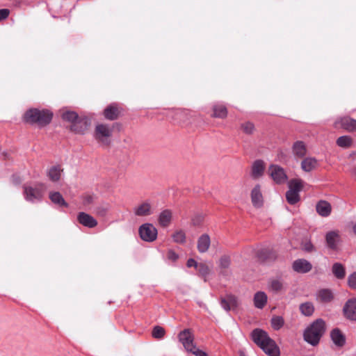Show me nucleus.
I'll list each match as a JSON object with an SVG mask.
<instances>
[{
	"label": "nucleus",
	"instance_id": "obj_37",
	"mask_svg": "<svg viewBox=\"0 0 356 356\" xmlns=\"http://www.w3.org/2000/svg\"><path fill=\"white\" fill-rule=\"evenodd\" d=\"M286 200L287 202L290 204H296L297 202H298L300 200V194L296 193V192H293L292 191H290V190H288L286 193Z\"/></svg>",
	"mask_w": 356,
	"mask_h": 356
},
{
	"label": "nucleus",
	"instance_id": "obj_49",
	"mask_svg": "<svg viewBox=\"0 0 356 356\" xmlns=\"http://www.w3.org/2000/svg\"><path fill=\"white\" fill-rule=\"evenodd\" d=\"M168 258L172 261H175L178 259V255L173 250H169L168 252Z\"/></svg>",
	"mask_w": 356,
	"mask_h": 356
},
{
	"label": "nucleus",
	"instance_id": "obj_14",
	"mask_svg": "<svg viewBox=\"0 0 356 356\" xmlns=\"http://www.w3.org/2000/svg\"><path fill=\"white\" fill-rule=\"evenodd\" d=\"M266 163L262 160L254 161L251 166L250 176L254 179L261 178L265 172Z\"/></svg>",
	"mask_w": 356,
	"mask_h": 356
},
{
	"label": "nucleus",
	"instance_id": "obj_26",
	"mask_svg": "<svg viewBox=\"0 0 356 356\" xmlns=\"http://www.w3.org/2000/svg\"><path fill=\"white\" fill-rule=\"evenodd\" d=\"M292 150L293 154L298 158H302L307 153L306 145L302 141L294 143Z\"/></svg>",
	"mask_w": 356,
	"mask_h": 356
},
{
	"label": "nucleus",
	"instance_id": "obj_43",
	"mask_svg": "<svg viewBox=\"0 0 356 356\" xmlns=\"http://www.w3.org/2000/svg\"><path fill=\"white\" fill-rule=\"evenodd\" d=\"M96 199L95 195L92 194H85L82 196L81 200L83 205L88 207L92 204Z\"/></svg>",
	"mask_w": 356,
	"mask_h": 356
},
{
	"label": "nucleus",
	"instance_id": "obj_19",
	"mask_svg": "<svg viewBox=\"0 0 356 356\" xmlns=\"http://www.w3.org/2000/svg\"><path fill=\"white\" fill-rule=\"evenodd\" d=\"M121 114V108L116 104L107 106L104 111V116L109 120H116Z\"/></svg>",
	"mask_w": 356,
	"mask_h": 356
},
{
	"label": "nucleus",
	"instance_id": "obj_50",
	"mask_svg": "<svg viewBox=\"0 0 356 356\" xmlns=\"http://www.w3.org/2000/svg\"><path fill=\"white\" fill-rule=\"evenodd\" d=\"M197 263L193 259H189L187 261V266L188 267H192L194 266L195 268H197Z\"/></svg>",
	"mask_w": 356,
	"mask_h": 356
},
{
	"label": "nucleus",
	"instance_id": "obj_21",
	"mask_svg": "<svg viewBox=\"0 0 356 356\" xmlns=\"http://www.w3.org/2000/svg\"><path fill=\"white\" fill-rule=\"evenodd\" d=\"M227 115L228 111L225 105L216 104L212 106V114L211 115L212 118L225 119Z\"/></svg>",
	"mask_w": 356,
	"mask_h": 356
},
{
	"label": "nucleus",
	"instance_id": "obj_30",
	"mask_svg": "<svg viewBox=\"0 0 356 356\" xmlns=\"http://www.w3.org/2000/svg\"><path fill=\"white\" fill-rule=\"evenodd\" d=\"M334 298L333 293L330 289H321L318 292L317 299L323 302H328Z\"/></svg>",
	"mask_w": 356,
	"mask_h": 356
},
{
	"label": "nucleus",
	"instance_id": "obj_18",
	"mask_svg": "<svg viewBox=\"0 0 356 356\" xmlns=\"http://www.w3.org/2000/svg\"><path fill=\"white\" fill-rule=\"evenodd\" d=\"M220 304L225 310L229 311L237 308L238 301L234 296L227 295L225 298L221 299Z\"/></svg>",
	"mask_w": 356,
	"mask_h": 356
},
{
	"label": "nucleus",
	"instance_id": "obj_8",
	"mask_svg": "<svg viewBox=\"0 0 356 356\" xmlns=\"http://www.w3.org/2000/svg\"><path fill=\"white\" fill-rule=\"evenodd\" d=\"M327 246L333 250L339 249L341 242L340 232L338 230H332L327 232L325 235Z\"/></svg>",
	"mask_w": 356,
	"mask_h": 356
},
{
	"label": "nucleus",
	"instance_id": "obj_40",
	"mask_svg": "<svg viewBox=\"0 0 356 356\" xmlns=\"http://www.w3.org/2000/svg\"><path fill=\"white\" fill-rule=\"evenodd\" d=\"M284 319L281 316H273L271 319V326L275 330H280L284 325Z\"/></svg>",
	"mask_w": 356,
	"mask_h": 356
},
{
	"label": "nucleus",
	"instance_id": "obj_47",
	"mask_svg": "<svg viewBox=\"0 0 356 356\" xmlns=\"http://www.w3.org/2000/svg\"><path fill=\"white\" fill-rule=\"evenodd\" d=\"M188 352L192 353L195 356H207V354L205 352L198 349L195 346L193 347V350H191Z\"/></svg>",
	"mask_w": 356,
	"mask_h": 356
},
{
	"label": "nucleus",
	"instance_id": "obj_11",
	"mask_svg": "<svg viewBox=\"0 0 356 356\" xmlns=\"http://www.w3.org/2000/svg\"><path fill=\"white\" fill-rule=\"evenodd\" d=\"M133 212L136 216L145 217L153 213L152 204L149 201H144L136 205Z\"/></svg>",
	"mask_w": 356,
	"mask_h": 356
},
{
	"label": "nucleus",
	"instance_id": "obj_33",
	"mask_svg": "<svg viewBox=\"0 0 356 356\" xmlns=\"http://www.w3.org/2000/svg\"><path fill=\"white\" fill-rule=\"evenodd\" d=\"M49 198L54 204L59 206L67 207V204L65 202L61 194L58 192L50 193Z\"/></svg>",
	"mask_w": 356,
	"mask_h": 356
},
{
	"label": "nucleus",
	"instance_id": "obj_39",
	"mask_svg": "<svg viewBox=\"0 0 356 356\" xmlns=\"http://www.w3.org/2000/svg\"><path fill=\"white\" fill-rule=\"evenodd\" d=\"M241 129L245 134L251 135L254 132V124L250 122H245L241 125Z\"/></svg>",
	"mask_w": 356,
	"mask_h": 356
},
{
	"label": "nucleus",
	"instance_id": "obj_31",
	"mask_svg": "<svg viewBox=\"0 0 356 356\" xmlns=\"http://www.w3.org/2000/svg\"><path fill=\"white\" fill-rule=\"evenodd\" d=\"M172 238L176 243L184 244L186 241V234L184 230L176 229L172 234Z\"/></svg>",
	"mask_w": 356,
	"mask_h": 356
},
{
	"label": "nucleus",
	"instance_id": "obj_36",
	"mask_svg": "<svg viewBox=\"0 0 356 356\" xmlns=\"http://www.w3.org/2000/svg\"><path fill=\"white\" fill-rule=\"evenodd\" d=\"M109 211V205L107 204H101L96 207L95 213L98 217H106Z\"/></svg>",
	"mask_w": 356,
	"mask_h": 356
},
{
	"label": "nucleus",
	"instance_id": "obj_3",
	"mask_svg": "<svg viewBox=\"0 0 356 356\" xmlns=\"http://www.w3.org/2000/svg\"><path fill=\"white\" fill-rule=\"evenodd\" d=\"M325 322L321 319H317L304 333V339L308 343L316 345L325 332Z\"/></svg>",
	"mask_w": 356,
	"mask_h": 356
},
{
	"label": "nucleus",
	"instance_id": "obj_24",
	"mask_svg": "<svg viewBox=\"0 0 356 356\" xmlns=\"http://www.w3.org/2000/svg\"><path fill=\"white\" fill-rule=\"evenodd\" d=\"M316 209L320 216L327 217L331 213L332 207L327 201L321 200L316 204Z\"/></svg>",
	"mask_w": 356,
	"mask_h": 356
},
{
	"label": "nucleus",
	"instance_id": "obj_23",
	"mask_svg": "<svg viewBox=\"0 0 356 356\" xmlns=\"http://www.w3.org/2000/svg\"><path fill=\"white\" fill-rule=\"evenodd\" d=\"M318 165V161L314 157H306L301 162V169L305 172L315 170Z\"/></svg>",
	"mask_w": 356,
	"mask_h": 356
},
{
	"label": "nucleus",
	"instance_id": "obj_13",
	"mask_svg": "<svg viewBox=\"0 0 356 356\" xmlns=\"http://www.w3.org/2000/svg\"><path fill=\"white\" fill-rule=\"evenodd\" d=\"M312 268V264L305 259H296L292 264V269L298 273H307L309 272Z\"/></svg>",
	"mask_w": 356,
	"mask_h": 356
},
{
	"label": "nucleus",
	"instance_id": "obj_1",
	"mask_svg": "<svg viewBox=\"0 0 356 356\" xmlns=\"http://www.w3.org/2000/svg\"><path fill=\"white\" fill-rule=\"evenodd\" d=\"M253 341L269 356H280V351L276 343L264 330L255 329L252 332Z\"/></svg>",
	"mask_w": 356,
	"mask_h": 356
},
{
	"label": "nucleus",
	"instance_id": "obj_5",
	"mask_svg": "<svg viewBox=\"0 0 356 356\" xmlns=\"http://www.w3.org/2000/svg\"><path fill=\"white\" fill-rule=\"evenodd\" d=\"M112 132L113 129L109 125L98 124L95 129L94 137L99 143L107 145L112 136Z\"/></svg>",
	"mask_w": 356,
	"mask_h": 356
},
{
	"label": "nucleus",
	"instance_id": "obj_48",
	"mask_svg": "<svg viewBox=\"0 0 356 356\" xmlns=\"http://www.w3.org/2000/svg\"><path fill=\"white\" fill-rule=\"evenodd\" d=\"M10 14V10L6 8L0 10V21L6 19Z\"/></svg>",
	"mask_w": 356,
	"mask_h": 356
},
{
	"label": "nucleus",
	"instance_id": "obj_46",
	"mask_svg": "<svg viewBox=\"0 0 356 356\" xmlns=\"http://www.w3.org/2000/svg\"><path fill=\"white\" fill-rule=\"evenodd\" d=\"M302 248L307 252H312L314 250V246L311 241H307L302 244Z\"/></svg>",
	"mask_w": 356,
	"mask_h": 356
},
{
	"label": "nucleus",
	"instance_id": "obj_45",
	"mask_svg": "<svg viewBox=\"0 0 356 356\" xmlns=\"http://www.w3.org/2000/svg\"><path fill=\"white\" fill-rule=\"evenodd\" d=\"M230 258L228 256H222L219 260V265L222 268H227L230 265Z\"/></svg>",
	"mask_w": 356,
	"mask_h": 356
},
{
	"label": "nucleus",
	"instance_id": "obj_20",
	"mask_svg": "<svg viewBox=\"0 0 356 356\" xmlns=\"http://www.w3.org/2000/svg\"><path fill=\"white\" fill-rule=\"evenodd\" d=\"M172 211L170 209L162 211L158 217L159 224L163 227L170 226L172 220Z\"/></svg>",
	"mask_w": 356,
	"mask_h": 356
},
{
	"label": "nucleus",
	"instance_id": "obj_7",
	"mask_svg": "<svg viewBox=\"0 0 356 356\" xmlns=\"http://www.w3.org/2000/svg\"><path fill=\"white\" fill-rule=\"evenodd\" d=\"M268 173L273 181L277 184L285 183L288 179L284 169L278 165H270Z\"/></svg>",
	"mask_w": 356,
	"mask_h": 356
},
{
	"label": "nucleus",
	"instance_id": "obj_42",
	"mask_svg": "<svg viewBox=\"0 0 356 356\" xmlns=\"http://www.w3.org/2000/svg\"><path fill=\"white\" fill-rule=\"evenodd\" d=\"M196 269L202 276H207L210 273V267L204 263L198 264Z\"/></svg>",
	"mask_w": 356,
	"mask_h": 356
},
{
	"label": "nucleus",
	"instance_id": "obj_10",
	"mask_svg": "<svg viewBox=\"0 0 356 356\" xmlns=\"http://www.w3.org/2000/svg\"><path fill=\"white\" fill-rule=\"evenodd\" d=\"M178 338L187 351L193 350L195 346L193 343L194 337L190 330L186 329L181 331L179 334Z\"/></svg>",
	"mask_w": 356,
	"mask_h": 356
},
{
	"label": "nucleus",
	"instance_id": "obj_25",
	"mask_svg": "<svg viewBox=\"0 0 356 356\" xmlns=\"http://www.w3.org/2000/svg\"><path fill=\"white\" fill-rule=\"evenodd\" d=\"M333 343L338 346H343L345 343L346 339L344 335L339 329H334L330 334Z\"/></svg>",
	"mask_w": 356,
	"mask_h": 356
},
{
	"label": "nucleus",
	"instance_id": "obj_32",
	"mask_svg": "<svg viewBox=\"0 0 356 356\" xmlns=\"http://www.w3.org/2000/svg\"><path fill=\"white\" fill-rule=\"evenodd\" d=\"M284 282L281 279H273L269 282V289L273 292H279L284 289Z\"/></svg>",
	"mask_w": 356,
	"mask_h": 356
},
{
	"label": "nucleus",
	"instance_id": "obj_17",
	"mask_svg": "<svg viewBox=\"0 0 356 356\" xmlns=\"http://www.w3.org/2000/svg\"><path fill=\"white\" fill-rule=\"evenodd\" d=\"M336 127H341L347 131H356V120L349 117H343L335 122Z\"/></svg>",
	"mask_w": 356,
	"mask_h": 356
},
{
	"label": "nucleus",
	"instance_id": "obj_28",
	"mask_svg": "<svg viewBox=\"0 0 356 356\" xmlns=\"http://www.w3.org/2000/svg\"><path fill=\"white\" fill-rule=\"evenodd\" d=\"M267 296L263 291H259L254 296V305L257 308L262 309L267 302Z\"/></svg>",
	"mask_w": 356,
	"mask_h": 356
},
{
	"label": "nucleus",
	"instance_id": "obj_2",
	"mask_svg": "<svg viewBox=\"0 0 356 356\" xmlns=\"http://www.w3.org/2000/svg\"><path fill=\"white\" fill-rule=\"evenodd\" d=\"M53 113L49 110L31 108L25 112L23 116L24 122L29 124H37L40 127H44L50 123Z\"/></svg>",
	"mask_w": 356,
	"mask_h": 356
},
{
	"label": "nucleus",
	"instance_id": "obj_22",
	"mask_svg": "<svg viewBox=\"0 0 356 356\" xmlns=\"http://www.w3.org/2000/svg\"><path fill=\"white\" fill-rule=\"evenodd\" d=\"M211 245V239L208 234L201 235L197 242V248L200 252L204 253L208 251Z\"/></svg>",
	"mask_w": 356,
	"mask_h": 356
},
{
	"label": "nucleus",
	"instance_id": "obj_52",
	"mask_svg": "<svg viewBox=\"0 0 356 356\" xmlns=\"http://www.w3.org/2000/svg\"><path fill=\"white\" fill-rule=\"evenodd\" d=\"M352 173H353V175H354L355 176H356V168H354V169L353 170Z\"/></svg>",
	"mask_w": 356,
	"mask_h": 356
},
{
	"label": "nucleus",
	"instance_id": "obj_51",
	"mask_svg": "<svg viewBox=\"0 0 356 356\" xmlns=\"http://www.w3.org/2000/svg\"><path fill=\"white\" fill-rule=\"evenodd\" d=\"M353 232L356 234V224L353 225Z\"/></svg>",
	"mask_w": 356,
	"mask_h": 356
},
{
	"label": "nucleus",
	"instance_id": "obj_12",
	"mask_svg": "<svg viewBox=\"0 0 356 356\" xmlns=\"http://www.w3.org/2000/svg\"><path fill=\"white\" fill-rule=\"evenodd\" d=\"M250 197L252 205L254 207L260 208L264 204V197L261 192V186L256 184L250 192Z\"/></svg>",
	"mask_w": 356,
	"mask_h": 356
},
{
	"label": "nucleus",
	"instance_id": "obj_27",
	"mask_svg": "<svg viewBox=\"0 0 356 356\" xmlns=\"http://www.w3.org/2000/svg\"><path fill=\"white\" fill-rule=\"evenodd\" d=\"M305 182L301 179H292L288 182L289 190L300 193L303 189Z\"/></svg>",
	"mask_w": 356,
	"mask_h": 356
},
{
	"label": "nucleus",
	"instance_id": "obj_34",
	"mask_svg": "<svg viewBox=\"0 0 356 356\" xmlns=\"http://www.w3.org/2000/svg\"><path fill=\"white\" fill-rule=\"evenodd\" d=\"M332 273L338 279H343L346 275V270L343 265L339 263H335L332 266Z\"/></svg>",
	"mask_w": 356,
	"mask_h": 356
},
{
	"label": "nucleus",
	"instance_id": "obj_15",
	"mask_svg": "<svg viewBox=\"0 0 356 356\" xmlns=\"http://www.w3.org/2000/svg\"><path fill=\"white\" fill-rule=\"evenodd\" d=\"M77 221L79 224L88 228H94L98 224L97 220L92 216L86 212H79L78 213Z\"/></svg>",
	"mask_w": 356,
	"mask_h": 356
},
{
	"label": "nucleus",
	"instance_id": "obj_4",
	"mask_svg": "<svg viewBox=\"0 0 356 356\" xmlns=\"http://www.w3.org/2000/svg\"><path fill=\"white\" fill-rule=\"evenodd\" d=\"M62 118L64 120L72 123L71 130L76 134H83L86 129V123L83 120H80L75 112H65L63 113Z\"/></svg>",
	"mask_w": 356,
	"mask_h": 356
},
{
	"label": "nucleus",
	"instance_id": "obj_9",
	"mask_svg": "<svg viewBox=\"0 0 356 356\" xmlns=\"http://www.w3.org/2000/svg\"><path fill=\"white\" fill-rule=\"evenodd\" d=\"M44 191V188L42 184H38L34 187L25 186L24 187L25 197L29 201H33L35 200H39L42 197Z\"/></svg>",
	"mask_w": 356,
	"mask_h": 356
},
{
	"label": "nucleus",
	"instance_id": "obj_29",
	"mask_svg": "<svg viewBox=\"0 0 356 356\" xmlns=\"http://www.w3.org/2000/svg\"><path fill=\"white\" fill-rule=\"evenodd\" d=\"M63 169L60 166H52L47 172L49 179L52 181H58L60 180L62 175Z\"/></svg>",
	"mask_w": 356,
	"mask_h": 356
},
{
	"label": "nucleus",
	"instance_id": "obj_6",
	"mask_svg": "<svg viewBox=\"0 0 356 356\" xmlns=\"http://www.w3.org/2000/svg\"><path fill=\"white\" fill-rule=\"evenodd\" d=\"M140 238L146 242H153L157 238V229L151 223H144L138 228Z\"/></svg>",
	"mask_w": 356,
	"mask_h": 356
},
{
	"label": "nucleus",
	"instance_id": "obj_41",
	"mask_svg": "<svg viewBox=\"0 0 356 356\" xmlns=\"http://www.w3.org/2000/svg\"><path fill=\"white\" fill-rule=\"evenodd\" d=\"M165 334V331L163 327L161 326H155L152 330V337L157 339H162Z\"/></svg>",
	"mask_w": 356,
	"mask_h": 356
},
{
	"label": "nucleus",
	"instance_id": "obj_35",
	"mask_svg": "<svg viewBox=\"0 0 356 356\" xmlns=\"http://www.w3.org/2000/svg\"><path fill=\"white\" fill-rule=\"evenodd\" d=\"M300 310L305 316H312L314 312V307L312 303L307 302L300 305Z\"/></svg>",
	"mask_w": 356,
	"mask_h": 356
},
{
	"label": "nucleus",
	"instance_id": "obj_38",
	"mask_svg": "<svg viewBox=\"0 0 356 356\" xmlns=\"http://www.w3.org/2000/svg\"><path fill=\"white\" fill-rule=\"evenodd\" d=\"M352 138L347 136H341L337 140V145L343 148H348L350 147L352 145Z\"/></svg>",
	"mask_w": 356,
	"mask_h": 356
},
{
	"label": "nucleus",
	"instance_id": "obj_16",
	"mask_svg": "<svg viewBox=\"0 0 356 356\" xmlns=\"http://www.w3.org/2000/svg\"><path fill=\"white\" fill-rule=\"evenodd\" d=\"M345 316L352 321H356V298L349 299L343 307Z\"/></svg>",
	"mask_w": 356,
	"mask_h": 356
},
{
	"label": "nucleus",
	"instance_id": "obj_44",
	"mask_svg": "<svg viewBox=\"0 0 356 356\" xmlns=\"http://www.w3.org/2000/svg\"><path fill=\"white\" fill-rule=\"evenodd\" d=\"M348 285L350 289L356 290V272L348 277Z\"/></svg>",
	"mask_w": 356,
	"mask_h": 356
}]
</instances>
